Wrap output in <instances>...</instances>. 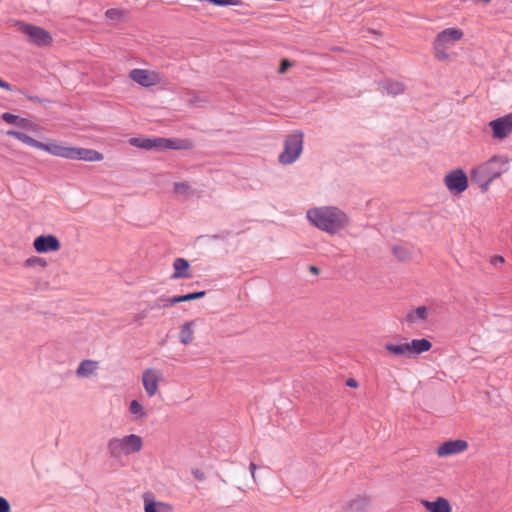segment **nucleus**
<instances>
[{"mask_svg":"<svg viewBox=\"0 0 512 512\" xmlns=\"http://www.w3.org/2000/svg\"><path fill=\"white\" fill-rule=\"evenodd\" d=\"M306 217L317 229L336 234L349 223L348 215L336 206H320L308 209Z\"/></svg>","mask_w":512,"mask_h":512,"instance_id":"nucleus-1","label":"nucleus"},{"mask_svg":"<svg viewBox=\"0 0 512 512\" xmlns=\"http://www.w3.org/2000/svg\"><path fill=\"white\" fill-rule=\"evenodd\" d=\"M509 164L510 160L507 156H492L471 171V182L477 184L485 192L493 180L509 171Z\"/></svg>","mask_w":512,"mask_h":512,"instance_id":"nucleus-2","label":"nucleus"},{"mask_svg":"<svg viewBox=\"0 0 512 512\" xmlns=\"http://www.w3.org/2000/svg\"><path fill=\"white\" fill-rule=\"evenodd\" d=\"M42 150L54 156L72 160L98 162L103 159V155L94 149L71 147L58 143H43Z\"/></svg>","mask_w":512,"mask_h":512,"instance_id":"nucleus-3","label":"nucleus"},{"mask_svg":"<svg viewBox=\"0 0 512 512\" xmlns=\"http://www.w3.org/2000/svg\"><path fill=\"white\" fill-rule=\"evenodd\" d=\"M142 447V438L136 434H129L122 438H111L107 443V453L110 458L120 460L123 456L139 452Z\"/></svg>","mask_w":512,"mask_h":512,"instance_id":"nucleus-4","label":"nucleus"},{"mask_svg":"<svg viewBox=\"0 0 512 512\" xmlns=\"http://www.w3.org/2000/svg\"><path fill=\"white\" fill-rule=\"evenodd\" d=\"M304 135L301 131H294L286 136L284 150L280 153L278 160L283 165L294 163L302 153Z\"/></svg>","mask_w":512,"mask_h":512,"instance_id":"nucleus-5","label":"nucleus"},{"mask_svg":"<svg viewBox=\"0 0 512 512\" xmlns=\"http://www.w3.org/2000/svg\"><path fill=\"white\" fill-rule=\"evenodd\" d=\"M18 27L19 31L27 37L28 41L36 46H47L52 42L50 33L42 27L24 22H18Z\"/></svg>","mask_w":512,"mask_h":512,"instance_id":"nucleus-6","label":"nucleus"},{"mask_svg":"<svg viewBox=\"0 0 512 512\" xmlns=\"http://www.w3.org/2000/svg\"><path fill=\"white\" fill-rule=\"evenodd\" d=\"M444 183L451 193L461 194L468 187V177L462 169H454L445 176Z\"/></svg>","mask_w":512,"mask_h":512,"instance_id":"nucleus-7","label":"nucleus"},{"mask_svg":"<svg viewBox=\"0 0 512 512\" xmlns=\"http://www.w3.org/2000/svg\"><path fill=\"white\" fill-rule=\"evenodd\" d=\"M129 77L143 87H152L162 81V75L159 72L138 68L132 69Z\"/></svg>","mask_w":512,"mask_h":512,"instance_id":"nucleus-8","label":"nucleus"},{"mask_svg":"<svg viewBox=\"0 0 512 512\" xmlns=\"http://www.w3.org/2000/svg\"><path fill=\"white\" fill-rule=\"evenodd\" d=\"M495 139H504L512 132V113L496 118L489 122Z\"/></svg>","mask_w":512,"mask_h":512,"instance_id":"nucleus-9","label":"nucleus"},{"mask_svg":"<svg viewBox=\"0 0 512 512\" xmlns=\"http://www.w3.org/2000/svg\"><path fill=\"white\" fill-rule=\"evenodd\" d=\"M33 247L38 253L58 251L61 247L59 239L52 235H40L33 241Z\"/></svg>","mask_w":512,"mask_h":512,"instance_id":"nucleus-10","label":"nucleus"},{"mask_svg":"<svg viewBox=\"0 0 512 512\" xmlns=\"http://www.w3.org/2000/svg\"><path fill=\"white\" fill-rule=\"evenodd\" d=\"M463 37V32L458 28H447L436 36L434 43L438 46L450 48Z\"/></svg>","mask_w":512,"mask_h":512,"instance_id":"nucleus-11","label":"nucleus"},{"mask_svg":"<svg viewBox=\"0 0 512 512\" xmlns=\"http://www.w3.org/2000/svg\"><path fill=\"white\" fill-rule=\"evenodd\" d=\"M161 373L155 369H146L142 374V383L149 397L154 396L158 391V382Z\"/></svg>","mask_w":512,"mask_h":512,"instance_id":"nucleus-12","label":"nucleus"},{"mask_svg":"<svg viewBox=\"0 0 512 512\" xmlns=\"http://www.w3.org/2000/svg\"><path fill=\"white\" fill-rule=\"evenodd\" d=\"M467 447L468 443L464 440H449L438 447L437 454L440 457L449 456L463 452Z\"/></svg>","mask_w":512,"mask_h":512,"instance_id":"nucleus-13","label":"nucleus"},{"mask_svg":"<svg viewBox=\"0 0 512 512\" xmlns=\"http://www.w3.org/2000/svg\"><path fill=\"white\" fill-rule=\"evenodd\" d=\"M420 503L429 512H452L450 502L444 497H437L434 501L422 499Z\"/></svg>","mask_w":512,"mask_h":512,"instance_id":"nucleus-14","label":"nucleus"},{"mask_svg":"<svg viewBox=\"0 0 512 512\" xmlns=\"http://www.w3.org/2000/svg\"><path fill=\"white\" fill-rule=\"evenodd\" d=\"M174 272L171 275V279L177 280L181 278L190 277L189 268L190 264L185 258H176L173 262Z\"/></svg>","mask_w":512,"mask_h":512,"instance_id":"nucleus-15","label":"nucleus"},{"mask_svg":"<svg viewBox=\"0 0 512 512\" xmlns=\"http://www.w3.org/2000/svg\"><path fill=\"white\" fill-rule=\"evenodd\" d=\"M408 347L410 355H418L423 352L429 351L432 348V343L425 338L413 339L411 343H408Z\"/></svg>","mask_w":512,"mask_h":512,"instance_id":"nucleus-16","label":"nucleus"},{"mask_svg":"<svg viewBox=\"0 0 512 512\" xmlns=\"http://www.w3.org/2000/svg\"><path fill=\"white\" fill-rule=\"evenodd\" d=\"M7 135L16 138L17 140L25 143L28 146L42 150L43 142H40L23 132L16 131V130H9V131H7Z\"/></svg>","mask_w":512,"mask_h":512,"instance_id":"nucleus-17","label":"nucleus"},{"mask_svg":"<svg viewBox=\"0 0 512 512\" xmlns=\"http://www.w3.org/2000/svg\"><path fill=\"white\" fill-rule=\"evenodd\" d=\"M195 321L185 322L179 332V340L182 344L188 345L193 341Z\"/></svg>","mask_w":512,"mask_h":512,"instance_id":"nucleus-18","label":"nucleus"},{"mask_svg":"<svg viewBox=\"0 0 512 512\" xmlns=\"http://www.w3.org/2000/svg\"><path fill=\"white\" fill-rule=\"evenodd\" d=\"M427 318H428V309H427V307L426 306H419L416 309H414L413 311L409 312L406 315L405 320H406L407 323L413 324L416 321L424 322V321L427 320Z\"/></svg>","mask_w":512,"mask_h":512,"instance_id":"nucleus-19","label":"nucleus"},{"mask_svg":"<svg viewBox=\"0 0 512 512\" xmlns=\"http://www.w3.org/2000/svg\"><path fill=\"white\" fill-rule=\"evenodd\" d=\"M206 295V291H196L191 292L185 295H177L173 297H168L166 302H169L170 304H177L181 302H187L192 300H197L200 298H203Z\"/></svg>","mask_w":512,"mask_h":512,"instance_id":"nucleus-20","label":"nucleus"},{"mask_svg":"<svg viewBox=\"0 0 512 512\" xmlns=\"http://www.w3.org/2000/svg\"><path fill=\"white\" fill-rule=\"evenodd\" d=\"M369 505V499L364 496H358L350 501L346 507V512H365Z\"/></svg>","mask_w":512,"mask_h":512,"instance_id":"nucleus-21","label":"nucleus"},{"mask_svg":"<svg viewBox=\"0 0 512 512\" xmlns=\"http://www.w3.org/2000/svg\"><path fill=\"white\" fill-rule=\"evenodd\" d=\"M384 348L391 355L410 356L408 343L394 344V343L388 342L385 344Z\"/></svg>","mask_w":512,"mask_h":512,"instance_id":"nucleus-22","label":"nucleus"},{"mask_svg":"<svg viewBox=\"0 0 512 512\" xmlns=\"http://www.w3.org/2000/svg\"><path fill=\"white\" fill-rule=\"evenodd\" d=\"M145 512H172L171 505L163 502L145 500Z\"/></svg>","mask_w":512,"mask_h":512,"instance_id":"nucleus-23","label":"nucleus"},{"mask_svg":"<svg viewBox=\"0 0 512 512\" xmlns=\"http://www.w3.org/2000/svg\"><path fill=\"white\" fill-rule=\"evenodd\" d=\"M96 369V362L92 360H83L76 370V374L79 377H88Z\"/></svg>","mask_w":512,"mask_h":512,"instance_id":"nucleus-24","label":"nucleus"},{"mask_svg":"<svg viewBox=\"0 0 512 512\" xmlns=\"http://www.w3.org/2000/svg\"><path fill=\"white\" fill-rule=\"evenodd\" d=\"M383 89L390 95L397 96L404 91V85L397 81H385L383 82Z\"/></svg>","mask_w":512,"mask_h":512,"instance_id":"nucleus-25","label":"nucleus"},{"mask_svg":"<svg viewBox=\"0 0 512 512\" xmlns=\"http://www.w3.org/2000/svg\"><path fill=\"white\" fill-rule=\"evenodd\" d=\"M174 192L185 198H189L195 193L194 189L187 182H176L174 184Z\"/></svg>","mask_w":512,"mask_h":512,"instance_id":"nucleus-26","label":"nucleus"},{"mask_svg":"<svg viewBox=\"0 0 512 512\" xmlns=\"http://www.w3.org/2000/svg\"><path fill=\"white\" fill-rule=\"evenodd\" d=\"M129 412L135 416V419H144L147 417L142 404L138 400H132L129 405Z\"/></svg>","mask_w":512,"mask_h":512,"instance_id":"nucleus-27","label":"nucleus"},{"mask_svg":"<svg viewBox=\"0 0 512 512\" xmlns=\"http://www.w3.org/2000/svg\"><path fill=\"white\" fill-rule=\"evenodd\" d=\"M162 143H164V148L166 149H174V150H181L187 148V141L186 140H180V139H167L161 140Z\"/></svg>","mask_w":512,"mask_h":512,"instance_id":"nucleus-28","label":"nucleus"},{"mask_svg":"<svg viewBox=\"0 0 512 512\" xmlns=\"http://www.w3.org/2000/svg\"><path fill=\"white\" fill-rule=\"evenodd\" d=\"M130 143L133 146L143 148L145 150H151L154 148V138H132Z\"/></svg>","mask_w":512,"mask_h":512,"instance_id":"nucleus-29","label":"nucleus"},{"mask_svg":"<svg viewBox=\"0 0 512 512\" xmlns=\"http://www.w3.org/2000/svg\"><path fill=\"white\" fill-rule=\"evenodd\" d=\"M125 11L118 8H110L105 12L107 19L112 21H121L124 17Z\"/></svg>","mask_w":512,"mask_h":512,"instance_id":"nucleus-30","label":"nucleus"},{"mask_svg":"<svg viewBox=\"0 0 512 512\" xmlns=\"http://www.w3.org/2000/svg\"><path fill=\"white\" fill-rule=\"evenodd\" d=\"M24 264L26 267L39 266L41 268H45L47 266V261L44 258L32 256L28 258Z\"/></svg>","mask_w":512,"mask_h":512,"instance_id":"nucleus-31","label":"nucleus"},{"mask_svg":"<svg viewBox=\"0 0 512 512\" xmlns=\"http://www.w3.org/2000/svg\"><path fill=\"white\" fill-rule=\"evenodd\" d=\"M433 49L435 57L440 61H445L449 58V55L447 54L446 50L447 48L443 46H438L436 43H433Z\"/></svg>","mask_w":512,"mask_h":512,"instance_id":"nucleus-32","label":"nucleus"},{"mask_svg":"<svg viewBox=\"0 0 512 512\" xmlns=\"http://www.w3.org/2000/svg\"><path fill=\"white\" fill-rule=\"evenodd\" d=\"M166 300H167V298H165L164 296L159 297L152 304H149L147 306V309L150 311V310L162 309V308L171 306L172 304H170L169 302H166Z\"/></svg>","mask_w":512,"mask_h":512,"instance_id":"nucleus-33","label":"nucleus"},{"mask_svg":"<svg viewBox=\"0 0 512 512\" xmlns=\"http://www.w3.org/2000/svg\"><path fill=\"white\" fill-rule=\"evenodd\" d=\"M393 253L397 258H399L402 261L408 259L409 257V252L404 247L401 246L393 247Z\"/></svg>","mask_w":512,"mask_h":512,"instance_id":"nucleus-34","label":"nucleus"},{"mask_svg":"<svg viewBox=\"0 0 512 512\" xmlns=\"http://www.w3.org/2000/svg\"><path fill=\"white\" fill-rule=\"evenodd\" d=\"M19 116L6 112L2 114V119L8 124L17 125Z\"/></svg>","mask_w":512,"mask_h":512,"instance_id":"nucleus-35","label":"nucleus"},{"mask_svg":"<svg viewBox=\"0 0 512 512\" xmlns=\"http://www.w3.org/2000/svg\"><path fill=\"white\" fill-rule=\"evenodd\" d=\"M16 126L23 129H32L33 123L29 119L19 117Z\"/></svg>","mask_w":512,"mask_h":512,"instance_id":"nucleus-36","label":"nucleus"},{"mask_svg":"<svg viewBox=\"0 0 512 512\" xmlns=\"http://www.w3.org/2000/svg\"><path fill=\"white\" fill-rule=\"evenodd\" d=\"M0 512H11L10 503L2 496H0Z\"/></svg>","mask_w":512,"mask_h":512,"instance_id":"nucleus-37","label":"nucleus"},{"mask_svg":"<svg viewBox=\"0 0 512 512\" xmlns=\"http://www.w3.org/2000/svg\"><path fill=\"white\" fill-rule=\"evenodd\" d=\"M292 66V63L288 59H283L279 68V73H285L288 68Z\"/></svg>","mask_w":512,"mask_h":512,"instance_id":"nucleus-38","label":"nucleus"},{"mask_svg":"<svg viewBox=\"0 0 512 512\" xmlns=\"http://www.w3.org/2000/svg\"><path fill=\"white\" fill-rule=\"evenodd\" d=\"M161 140H165V138H160V137L154 138V148L153 149L166 150V148H164V143H162Z\"/></svg>","mask_w":512,"mask_h":512,"instance_id":"nucleus-39","label":"nucleus"},{"mask_svg":"<svg viewBox=\"0 0 512 512\" xmlns=\"http://www.w3.org/2000/svg\"><path fill=\"white\" fill-rule=\"evenodd\" d=\"M148 313H149V310L146 308L144 309L143 311L137 313L135 316H134V321L135 322H139L143 319H145L147 316H148Z\"/></svg>","mask_w":512,"mask_h":512,"instance_id":"nucleus-40","label":"nucleus"},{"mask_svg":"<svg viewBox=\"0 0 512 512\" xmlns=\"http://www.w3.org/2000/svg\"><path fill=\"white\" fill-rule=\"evenodd\" d=\"M204 102V100H202L198 95L196 94H193L192 97L189 99V103L191 105H197V106H200L201 103Z\"/></svg>","mask_w":512,"mask_h":512,"instance_id":"nucleus-41","label":"nucleus"},{"mask_svg":"<svg viewBox=\"0 0 512 512\" xmlns=\"http://www.w3.org/2000/svg\"><path fill=\"white\" fill-rule=\"evenodd\" d=\"M192 474L193 476L195 477V479L199 480V481H204L205 480V474L204 472H202L201 470L199 469H194L192 471Z\"/></svg>","mask_w":512,"mask_h":512,"instance_id":"nucleus-42","label":"nucleus"},{"mask_svg":"<svg viewBox=\"0 0 512 512\" xmlns=\"http://www.w3.org/2000/svg\"><path fill=\"white\" fill-rule=\"evenodd\" d=\"M249 470H250L251 477H252L253 481L256 482L257 465L254 462H251L249 465Z\"/></svg>","mask_w":512,"mask_h":512,"instance_id":"nucleus-43","label":"nucleus"},{"mask_svg":"<svg viewBox=\"0 0 512 512\" xmlns=\"http://www.w3.org/2000/svg\"><path fill=\"white\" fill-rule=\"evenodd\" d=\"M346 385L351 387V388H357L358 387V382L354 378H349L346 381Z\"/></svg>","mask_w":512,"mask_h":512,"instance_id":"nucleus-44","label":"nucleus"},{"mask_svg":"<svg viewBox=\"0 0 512 512\" xmlns=\"http://www.w3.org/2000/svg\"><path fill=\"white\" fill-rule=\"evenodd\" d=\"M0 87L4 88L6 90H9V91L12 90L11 85L8 82L3 81L1 78H0Z\"/></svg>","mask_w":512,"mask_h":512,"instance_id":"nucleus-45","label":"nucleus"},{"mask_svg":"<svg viewBox=\"0 0 512 512\" xmlns=\"http://www.w3.org/2000/svg\"><path fill=\"white\" fill-rule=\"evenodd\" d=\"M504 262V258L502 256H495L492 260V263L494 265H497L498 263H503Z\"/></svg>","mask_w":512,"mask_h":512,"instance_id":"nucleus-46","label":"nucleus"},{"mask_svg":"<svg viewBox=\"0 0 512 512\" xmlns=\"http://www.w3.org/2000/svg\"><path fill=\"white\" fill-rule=\"evenodd\" d=\"M309 270H310V272H312L313 274H316V275L319 274V272H320L319 268L316 266H313V265H311L309 267Z\"/></svg>","mask_w":512,"mask_h":512,"instance_id":"nucleus-47","label":"nucleus"}]
</instances>
